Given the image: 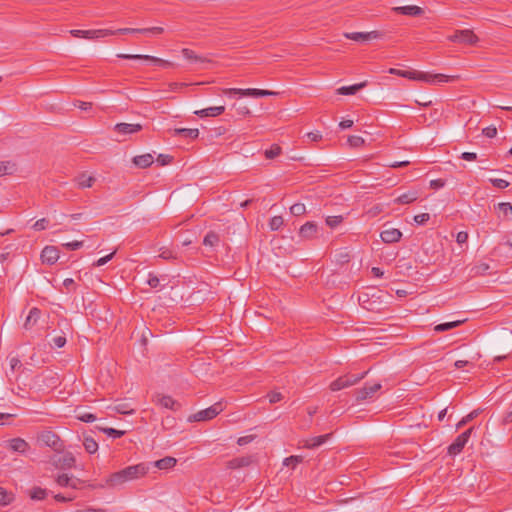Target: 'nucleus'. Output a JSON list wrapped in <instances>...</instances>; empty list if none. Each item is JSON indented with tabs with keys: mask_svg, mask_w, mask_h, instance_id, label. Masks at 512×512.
Wrapping results in <instances>:
<instances>
[{
	"mask_svg": "<svg viewBox=\"0 0 512 512\" xmlns=\"http://www.w3.org/2000/svg\"><path fill=\"white\" fill-rule=\"evenodd\" d=\"M150 467L147 463H139L136 465L127 466L117 472L110 474L102 487L118 488L122 487L125 483L133 480L140 479L147 475Z\"/></svg>",
	"mask_w": 512,
	"mask_h": 512,
	"instance_id": "1",
	"label": "nucleus"
},
{
	"mask_svg": "<svg viewBox=\"0 0 512 512\" xmlns=\"http://www.w3.org/2000/svg\"><path fill=\"white\" fill-rule=\"evenodd\" d=\"M404 78H408L411 80H417V81H423L427 83H442V82H449L456 79V76H447L444 74H431L428 72H419V71H407L404 70Z\"/></svg>",
	"mask_w": 512,
	"mask_h": 512,
	"instance_id": "2",
	"label": "nucleus"
},
{
	"mask_svg": "<svg viewBox=\"0 0 512 512\" xmlns=\"http://www.w3.org/2000/svg\"><path fill=\"white\" fill-rule=\"evenodd\" d=\"M223 403L221 401L214 403L210 407L198 411L195 414H192L188 417V422H201V421H209L214 419L218 414L223 411Z\"/></svg>",
	"mask_w": 512,
	"mask_h": 512,
	"instance_id": "3",
	"label": "nucleus"
},
{
	"mask_svg": "<svg viewBox=\"0 0 512 512\" xmlns=\"http://www.w3.org/2000/svg\"><path fill=\"white\" fill-rule=\"evenodd\" d=\"M38 441L43 445L50 447L57 453L64 451L65 445L61 438L51 430H44L39 433Z\"/></svg>",
	"mask_w": 512,
	"mask_h": 512,
	"instance_id": "4",
	"label": "nucleus"
},
{
	"mask_svg": "<svg viewBox=\"0 0 512 512\" xmlns=\"http://www.w3.org/2000/svg\"><path fill=\"white\" fill-rule=\"evenodd\" d=\"M222 92L228 96L239 95V96H247V97H265V96H272V95L278 94L277 92H274V91L257 89V88H247V89L225 88L222 90Z\"/></svg>",
	"mask_w": 512,
	"mask_h": 512,
	"instance_id": "5",
	"label": "nucleus"
},
{
	"mask_svg": "<svg viewBox=\"0 0 512 512\" xmlns=\"http://www.w3.org/2000/svg\"><path fill=\"white\" fill-rule=\"evenodd\" d=\"M368 372L369 370L359 375L347 374L340 376L330 384V389L332 391H339L341 389L353 386L361 381L368 374Z\"/></svg>",
	"mask_w": 512,
	"mask_h": 512,
	"instance_id": "6",
	"label": "nucleus"
},
{
	"mask_svg": "<svg viewBox=\"0 0 512 512\" xmlns=\"http://www.w3.org/2000/svg\"><path fill=\"white\" fill-rule=\"evenodd\" d=\"M118 58L127 59V60H146L151 62L154 65H158L163 68H171L174 67V63L165 59H161L155 56L150 55H142V54H117Z\"/></svg>",
	"mask_w": 512,
	"mask_h": 512,
	"instance_id": "7",
	"label": "nucleus"
},
{
	"mask_svg": "<svg viewBox=\"0 0 512 512\" xmlns=\"http://www.w3.org/2000/svg\"><path fill=\"white\" fill-rule=\"evenodd\" d=\"M473 429V427H470L458 435L457 438L448 446L447 451L450 456H456L462 452L472 434Z\"/></svg>",
	"mask_w": 512,
	"mask_h": 512,
	"instance_id": "8",
	"label": "nucleus"
},
{
	"mask_svg": "<svg viewBox=\"0 0 512 512\" xmlns=\"http://www.w3.org/2000/svg\"><path fill=\"white\" fill-rule=\"evenodd\" d=\"M448 39L451 42L464 43L468 45H476L479 41L478 36L470 29L457 30Z\"/></svg>",
	"mask_w": 512,
	"mask_h": 512,
	"instance_id": "9",
	"label": "nucleus"
},
{
	"mask_svg": "<svg viewBox=\"0 0 512 512\" xmlns=\"http://www.w3.org/2000/svg\"><path fill=\"white\" fill-rule=\"evenodd\" d=\"M344 37L346 39H350L357 42H365L374 39H378L382 36L379 31H371V32H345Z\"/></svg>",
	"mask_w": 512,
	"mask_h": 512,
	"instance_id": "10",
	"label": "nucleus"
},
{
	"mask_svg": "<svg viewBox=\"0 0 512 512\" xmlns=\"http://www.w3.org/2000/svg\"><path fill=\"white\" fill-rule=\"evenodd\" d=\"M51 461L58 469H70L74 467L76 463V459L71 452H66L59 457H53Z\"/></svg>",
	"mask_w": 512,
	"mask_h": 512,
	"instance_id": "11",
	"label": "nucleus"
},
{
	"mask_svg": "<svg viewBox=\"0 0 512 512\" xmlns=\"http://www.w3.org/2000/svg\"><path fill=\"white\" fill-rule=\"evenodd\" d=\"M381 389L380 383H375L370 386H365L361 389H358L355 393L357 401H364L373 397V395Z\"/></svg>",
	"mask_w": 512,
	"mask_h": 512,
	"instance_id": "12",
	"label": "nucleus"
},
{
	"mask_svg": "<svg viewBox=\"0 0 512 512\" xmlns=\"http://www.w3.org/2000/svg\"><path fill=\"white\" fill-rule=\"evenodd\" d=\"M317 232V224L313 221H308L300 227L299 236L303 239L310 240L316 237Z\"/></svg>",
	"mask_w": 512,
	"mask_h": 512,
	"instance_id": "13",
	"label": "nucleus"
},
{
	"mask_svg": "<svg viewBox=\"0 0 512 512\" xmlns=\"http://www.w3.org/2000/svg\"><path fill=\"white\" fill-rule=\"evenodd\" d=\"M41 259L43 263L52 265L59 259V251L54 246H46L41 252Z\"/></svg>",
	"mask_w": 512,
	"mask_h": 512,
	"instance_id": "14",
	"label": "nucleus"
},
{
	"mask_svg": "<svg viewBox=\"0 0 512 512\" xmlns=\"http://www.w3.org/2000/svg\"><path fill=\"white\" fill-rule=\"evenodd\" d=\"M392 10L396 14L412 16V17H418L424 13V10L421 7L416 6V5L398 6V7H394Z\"/></svg>",
	"mask_w": 512,
	"mask_h": 512,
	"instance_id": "15",
	"label": "nucleus"
},
{
	"mask_svg": "<svg viewBox=\"0 0 512 512\" xmlns=\"http://www.w3.org/2000/svg\"><path fill=\"white\" fill-rule=\"evenodd\" d=\"M381 240L384 243L391 244L398 242L402 237V232L396 228L385 229L380 233Z\"/></svg>",
	"mask_w": 512,
	"mask_h": 512,
	"instance_id": "16",
	"label": "nucleus"
},
{
	"mask_svg": "<svg viewBox=\"0 0 512 512\" xmlns=\"http://www.w3.org/2000/svg\"><path fill=\"white\" fill-rule=\"evenodd\" d=\"M141 130V124L117 123L114 126V131L121 135L133 134Z\"/></svg>",
	"mask_w": 512,
	"mask_h": 512,
	"instance_id": "17",
	"label": "nucleus"
},
{
	"mask_svg": "<svg viewBox=\"0 0 512 512\" xmlns=\"http://www.w3.org/2000/svg\"><path fill=\"white\" fill-rule=\"evenodd\" d=\"M225 111L224 106H213L205 109L197 110L194 112L195 115L204 118V117H217L223 114Z\"/></svg>",
	"mask_w": 512,
	"mask_h": 512,
	"instance_id": "18",
	"label": "nucleus"
},
{
	"mask_svg": "<svg viewBox=\"0 0 512 512\" xmlns=\"http://www.w3.org/2000/svg\"><path fill=\"white\" fill-rule=\"evenodd\" d=\"M132 162L138 168L145 169V168L150 167L153 164L154 157L152 154L146 153V154L135 156L132 159Z\"/></svg>",
	"mask_w": 512,
	"mask_h": 512,
	"instance_id": "19",
	"label": "nucleus"
},
{
	"mask_svg": "<svg viewBox=\"0 0 512 512\" xmlns=\"http://www.w3.org/2000/svg\"><path fill=\"white\" fill-rule=\"evenodd\" d=\"M157 403L163 408L170 409L172 411H177L181 408V404L168 395L159 396Z\"/></svg>",
	"mask_w": 512,
	"mask_h": 512,
	"instance_id": "20",
	"label": "nucleus"
},
{
	"mask_svg": "<svg viewBox=\"0 0 512 512\" xmlns=\"http://www.w3.org/2000/svg\"><path fill=\"white\" fill-rule=\"evenodd\" d=\"M74 181L76 182L78 188H90L96 181V178L93 176H89L86 173H81L77 177H75Z\"/></svg>",
	"mask_w": 512,
	"mask_h": 512,
	"instance_id": "21",
	"label": "nucleus"
},
{
	"mask_svg": "<svg viewBox=\"0 0 512 512\" xmlns=\"http://www.w3.org/2000/svg\"><path fill=\"white\" fill-rule=\"evenodd\" d=\"M331 434H325L320 436L311 437L307 440H305L304 447L313 449L321 446L324 444L330 437Z\"/></svg>",
	"mask_w": 512,
	"mask_h": 512,
	"instance_id": "22",
	"label": "nucleus"
},
{
	"mask_svg": "<svg viewBox=\"0 0 512 512\" xmlns=\"http://www.w3.org/2000/svg\"><path fill=\"white\" fill-rule=\"evenodd\" d=\"M366 85H367V82L364 81V82H361V83H358V84H354V85H351V86H343V87H340L337 90V93L341 94V95H354L360 89L364 88Z\"/></svg>",
	"mask_w": 512,
	"mask_h": 512,
	"instance_id": "23",
	"label": "nucleus"
},
{
	"mask_svg": "<svg viewBox=\"0 0 512 512\" xmlns=\"http://www.w3.org/2000/svg\"><path fill=\"white\" fill-rule=\"evenodd\" d=\"M107 36H112V32L110 29L85 30V39L91 40Z\"/></svg>",
	"mask_w": 512,
	"mask_h": 512,
	"instance_id": "24",
	"label": "nucleus"
},
{
	"mask_svg": "<svg viewBox=\"0 0 512 512\" xmlns=\"http://www.w3.org/2000/svg\"><path fill=\"white\" fill-rule=\"evenodd\" d=\"M177 463V460L174 457H164L162 459H159L153 463L155 467H157L160 470H166L173 468Z\"/></svg>",
	"mask_w": 512,
	"mask_h": 512,
	"instance_id": "25",
	"label": "nucleus"
},
{
	"mask_svg": "<svg viewBox=\"0 0 512 512\" xmlns=\"http://www.w3.org/2000/svg\"><path fill=\"white\" fill-rule=\"evenodd\" d=\"M9 446L13 451L20 453H25L29 447L28 443L22 438L11 439Z\"/></svg>",
	"mask_w": 512,
	"mask_h": 512,
	"instance_id": "26",
	"label": "nucleus"
},
{
	"mask_svg": "<svg viewBox=\"0 0 512 512\" xmlns=\"http://www.w3.org/2000/svg\"><path fill=\"white\" fill-rule=\"evenodd\" d=\"M40 314L41 312L38 308H32L29 311V314L25 320L24 328L30 329L38 321V319L40 318Z\"/></svg>",
	"mask_w": 512,
	"mask_h": 512,
	"instance_id": "27",
	"label": "nucleus"
},
{
	"mask_svg": "<svg viewBox=\"0 0 512 512\" xmlns=\"http://www.w3.org/2000/svg\"><path fill=\"white\" fill-rule=\"evenodd\" d=\"M465 322H466V319L456 320V321H451V322H446V323H441V324L436 325L434 327V330L436 332L448 331L450 329L459 327L460 325H462Z\"/></svg>",
	"mask_w": 512,
	"mask_h": 512,
	"instance_id": "28",
	"label": "nucleus"
},
{
	"mask_svg": "<svg viewBox=\"0 0 512 512\" xmlns=\"http://www.w3.org/2000/svg\"><path fill=\"white\" fill-rule=\"evenodd\" d=\"M490 269V265L488 263L482 262L475 264L470 269V276L471 277H477V276H483L487 273V271Z\"/></svg>",
	"mask_w": 512,
	"mask_h": 512,
	"instance_id": "29",
	"label": "nucleus"
},
{
	"mask_svg": "<svg viewBox=\"0 0 512 512\" xmlns=\"http://www.w3.org/2000/svg\"><path fill=\"white\" fill-rule=\"evenodd\" d=\"M16 171L15 163L11 161H0V177L4 175H11Z\"/></svg>",
	"mask_w": 512,
	"mask_h": 512,
	"instance_id": "30",
	"label": "nucleus"
},
{
	"mask_svg": "<svg viewBox=\"0 0 512 512\" xmlns=\"http://www.w3.org/2000/svg\"><path fill=\"white\" fill-rule=\"evenodd\" d=\"M417 193L416 192H408L400 195L397 197L394 202L397 204H409L417 200Z\"/></svg>",
	"mask_w": 512,
	"mask_h": 512,
	"instance_id": "31",
	"label": "nucleus"
},
{
	"mask_svg": "<svg viewBox=\"0 0 512 512\" xmlns=\"http://www.w3.org/2000/svg\"><path fill=\"white\" fill-rule=\"evenodd\" d=\"M175 134L181 135L185 138L196 139L199 136V130L190 128H177L175 129Z\"/></svg>",
	"mask_w": 512,
	"mask_h": 512,
	"instance_id": "32",
	"label": "nucleus"
},
{
	"mask_svg": "<svg viewBox=\"0 0 512 512\" xmlns=\"http://www.w3.org/2000/svg\"><path fill=\"white\" fill-rule=\"evenodd\" d=\"M220 241V237L217 233H215L214 231H209L204 239H203V244L205 246H210V247H213V246H216Z\"/></svg>",
	"mask_w": 512,
	"mask_h": 512,
	"instance_id": "33",
	"label": "nucleus"
},
{
	"mask_svg": "<svg viewBox=\"0 0 512 512\" xmlns=\"http://www.w3.org/2000/svg\"><path fill=\"white\" fill-rule=\"evenodd\" d=\"M83 446L89 454H93L98 450V443L90 436L84 437Z\"/></svg>",
	"mask_w": 512,
	"mask_h": 512,
	"instance_id": "34",
	"label": "nucleus"
},
{
	"mask_svg": "<svg viewBox=\"0 0 512 512\" xmlns=\"http://www.w3.org/2000/svg\"><path fill=\"white\" fill-rule=\"evenodd\" d=\"M29 496L33 500H43L47 496V490L41 487H33L29 491Z\"/></svg>",
	"mask_w": 512,
	"mask_h": 512,
	"instance_id": "35",
	"label": "nucleus"
},
{
	"mask_svg": "<svg viewBox=\"0 0 512 512\" xmlns=\"http://www.w3.org/2000/svg\"><path fill=\"white\" fill-rule=\"evenodd\" d=\"M480 413V410L476 409L470 412L468 415L463 417L458 424L456 425L457 429L462 428L464 425H466L468 422L472 421L474 418H476Z\"/></svg>",
	"mask_w": 512,
	"mask_h": 512,
	"instance_id": "36",
	"label": "nucleus"
},
{
	"mask_svg": "<svg viewBox=\"0 0 512 512\" xmlns=\"http://www.w3.org/2000/svg\"><path fill=\"white\" fill-rule=\"evenodd\" d=\"M347 142H348L349 146L352 148H359V147L364 146V144H365L364 138H362L361 136H356V135L349 136L347 139Z\"/></svg>",
	"mask_w": 512,
	"mask_h": 512,
	"instance_id": "37",
	"label": "nucleus"
},
{
	"mask_svg": "<svg viewBox=\"0 0 512 512\" xmlns=\"http://www.w3.org/2000/svg\"><path fill=\"white\" fill-rule=\"evenodd\" d=\"M281 154V147L278 144H273L269 149L265 151V157L267 159H274Z\"/></svg>",
	"mask_w": 512,
	"mask_h": 512,
	"instance_id": "38",
	"label": "nucleus"
},
{
	"mask_svg": "<svg viewBox=\"0 0 512 512\" xmlns=\"http://www.w3.org/2000/svg\"><path fill=\"white\" fill-rule=\"evenodd\" d=\"M284 224V219L282 216H274L270 219L269 227L272 231H276L281 228Z\"/></svg>",
	"mask_w": 512,
	"mask_h": 512,
	"instance_id": "39",
	"label": "nucleus"
},
{
	"mask_svg": "<svg viewBox=\"0 0 512 512\" xmlns=\"http://www.w3.org/2000/svg\"><path fill=\"white\" fill-rule=\"evenodd\" d=\"M182 54L183 56L187 59V60H190V61H200V62H203L204 59L198 55L195 54V52L191 49H188V48H184L182 49Z\"/></svg>",
	"mask_w": 512,
	"mask_h": 512,
	"instance_id": "40",
	"label": "nucleus"
},
{
	"mask_svg": "<svg viewBox=\"0 0 512 512\" xmlns=\"http://www.w3.org/2000/svg\"><path fill=\"white\" fill-rule=\"evenodd\" d=\"M290 212L294 216H301L305 214L306 207L303 203H295L290 207Z\"/></svg>",
	"mask_w": 512,
	"mask_h": 512,
	"instance_id": "41",
	"label": "nucleus"
},
{
	"mask_svg": "<svg viewBox=\"0 0 512 512\" xmlns=\"http://www.w3.org/2000/svg\"><path fill=\"white\" fill-rule=\"evenodd\" d=\"M303 458L301 456H290L284 459L283 464L287 467L295 468L297 464L301 463Z\"/></svg>",
	"mask_w": 512,
	"mask_h": 512,
	"instance_id": "42",
	"label": "nucleus"
},
{
	"mask_svg": "<svg viewBox=\"0 0 512 512\" xmlns=\"http://www.w3.org/2000/svg\"><path fill=\"white\" fill-rule=\"evenodd\" d=\"M342 221H343V216H341V215L328 216L326 218V224L331 228L337 227L340 223H342Z\"/></svg>",
	"mask_w": 512,
	"mask_h": 512,
	"instance_id": "43",
	"label": "nucleus"
},
{
	"mask_svg": "<svg viewBox=\"0 0 512 512\" xmlns=\"http://www.w3.org/2000/svg\"><path fill=\"white\" fill-rule=\"evenodd\" d=\"M77 419L82 422H85V423H91V422H94L97 419V417L92 413L84 412V413H79L77 415Z\"/></svg>",
	"mask_w": 512,
	"mask_h": 512,
	"instance_id": "44",
	"label": "nucleus"
},
{
	"mask_svg": "<svg viewBox=\"0 0 512 512\" xmlns=\"http://www.w3.org/2000/svg\"><path fill=\"white\" fill-rule=\"evenodd\" d=\"M114 410L119 414L129 415L134 413V409L129 408L128 404L125 403L116 405Z\"/></svg>",
	"mask_w": 512,
	"mask_h": 512,
	"instance_id": "45",
	"label": "nucleus"
},
{
	"mask_svg": "<svg viewBox=\"0 0 512 512\" xmlns=\"http://www.w3.org/2000/svg\"><path fill=\"white\" fill-rule=\"evenodd\" d=\"M56 482L61 487H69L71 484V477L68 474H61L57 477Z\"/></svg>",
	"mask_w": 512,
	"mask_h": 512,
	"instance_id": "46",
	"label": "nucleus"
},
{
	"mask_svg": "<svg viewBox=\"0 0 512 512\" xmlns=\"http://www.w3.org/2000/svg\"><path fill=\"white\" fill-rule=\"evenodd\" d=\"M498 210L505 216L512 215V204L508 202L499 203Z\"/></svg>",
	"mask_w": 512,
	"mask_h": 512,
	"instance_id": "47",
	"label": "nucleus"
},
{
	"mask_svg": "<svg viewBox=\"0 0 512 512\" xmlns=\"http://www.w3.org/2000/svg\"><path fill=\"white\" fill-rule=\"evenodd\" d=\"M101 430L107 434L108 436H111L113 438H120L122 437L125 432L121 430H116L114 428H101Z\"/></svg>",
	"mask_w": 512,
	"mask_h": 512,
	"instance_id": "48",
	"label": "nucleus"
},
{
	"mask_svg": "<svg viewBox=\"0 0 512 512\" xmlns=\"http://www.w3.org/2000/svg\"><path fill=\"white\" fill-rule=\"evenodd\" d=\"M159 257L165 260L176 259V254L171 249L162 248Z\"/></svg>",
	"mask_w": 512,
	"mask_h": 512,
	"instance_id": "49",
	"label": "nucleus"
},
{
	"mask_svg": "<svg viewBox=\"0 0 512 512\" xmlns=\"http://www.w3.org/2000/svg\"><path fill=\"white\" fill-rule=\"evenodd\" d=\"M173 157L167 154H159L156 161L159 165L165 166L172 162Z\"/></svg>",
	"mask_w": 512,
	"mask_h": 512,
	"instance_id": "50",
	"label": "nucleus"
},
{
	"mask_svg": "<svg viewBox=\"0 0 512 512\" xmlns=\"http://www.w3.org/2000/svg\"><path fill=\"white\" fill-rule=\"evenodd\" d=\"M48 223H49V221L46 218H41L34 223L33 228L36 231H42L47 228Z\"/></svg>",
	"mask_w": 512,
	"mask_h": 512,
	"instance_id": "51",
	"label": "nucleus"
},
{
	"mask_svg": "<svg viewBox=\"0 0 512 512\" xmlns=\"http://www.w3.org/2000/svg\"><path fill=\"white\" fill-rule=\"evenodd\" d=\"M137 31H138V28H119V29H116V30H111L112 35L134 34V33H137Z\"/></svg>",
	"mask_w": 512,
	"mask_h": 512,
	"instance_id": "52",
	"label": "nucleus"
},
{
	"mask_svg": "<svg viewBox=\"0 0 512 512\" xmlns=\"http://www.w3.org/2000/svg\"><path fill=\"white\" fill-rule=\"evenodd\" d=\"M83 244H84L83 241H73V242L64 243L63 247L66 248L67 250H78L81 247H83Z\"/></svg>",
	"mask_w": 512,
	"mask_h": 512,
	"instance_id": "53",
	"label": "nucleus"
},
{
	"mask_svg": "<svg viewBox=\"0 0 512 512\" xmlns=\"http://www.w3.org/2000/svg\"><path fill=\"white\" fill-rule=\"evenodd\" d=\"M114 255H115V251H114V252H112V253H110V254H108V255H106V256H104V257H102V258H100V259H98V260L93 264V266H95V267H100V266L105 265L106 263H108V262L113 258V256H114Z\"/></svg>",
	"mask_w": 512,
	"mask_h": 512,
	"instance_id": "54",
	"label": "nucleus"
},
{
	"mask_svg": "<svg viewBox=\"0 0 512 512\" xmlns=\"http://www.w3.org/2000/svg\"><path fill=\"white\" fill-rule=\"evenodd\" d=\"M11 501V496L8 494V492L0 487V504L6 505Z\"/></svg>",
	"mask_w": 512,
	"mask_h": 512,
	"instance_id": "55",
	"label": "nucleus"
},
{
	"mask_svg": "<svg viewBox=\"0 0 512 512\" xmlns=\"http://www.w3.org/2000/svg\"><path fill=\"white\" fill-rule=\"evenodd\" d=\"M491 183L499 189H505L509 186V182L504 179H491Z\"/></svg>",
	"mask_w": 512,
	"mask_h": 512,
	"instance_id": "56",
	"label": "nucleus"
},
{
	"mask_svg": "<svg viewBox=\"0 0 512 512\" xmlns=\"http://www.w3.org/2000/svg\"><path fill=\"white\" fill-rule=\"evenodd\" d=\"M147 284L151 288H158L160 286V279L156 275L149 274Z\"/></svg>",
	"mask_w": 512,
	"mask_h": 512,
	"instance_id": "57",
	"label": "nucleus"
},
{
	"mask_svg": "<svg viewBox=\"0 0 512 512\" xmlns=\"http://www.w3.org/2000/svg\"><path fill=\"white\" fill-rule=\"evenodd\" d=\"M270 403H277L283 399V395L280 392L273 391L267 395Z\"/></svg>",
	"mask_w": 512,
	"mask_h": 512,
	"instance_id": "58",
	"label": "nucleus"
},
{
	"mask_svg": "<svg viewBox=\"0 0 512 512\" xmlns=\"http://www.w3.org/2000/svg\"><path fill=\"white\" fill-rule=\"evenodd\" d=\"M429 219L430 215L428 213H421L414 216V221L420 225L426 223Z\"/></svg>",
	"mask_w": 512,
	"mask_h": 512,
	"instance_id": "59",
	"label": "nucleus"
},
{
	"mask_svg": "<svg viewBox=\"0 0 512 512\" xmlns=\"http://www.w3.org/2000/svg\"><path fill=\"white\" fill-rule=\"evenodd\" d=\"M482 133L488 138H494L497 135V129L494 126H489L484 128Z\"/></svg>",
	"mask_w": 512,
	"mask_h": 512,
	"instance_id": "60",
	"label": "nucleus"
},
{
	"mask_svg": "<svg viewBox=\"0 0 512 512\" xmlns=\"http://www.w3.org/2000/svg\"><path fill=\"white\" fill-rule=\"evenodd\" d=\"M236 111L238 115H241L243 117L251 115V111L246 105H239L238 107H236Z\"/></svg>",
	"mask_w": 512,
	"mask_h": 512,
	"instance_id": "61",
	"label": "nucleus"
},
{
	"mask_svg": "<svg viewBox=\"0 0 512 512\" xmlns=\"http://www.w3.org/2000/svg\"><path fill=\"white\" fill-rule=\"evenodd\" d=\"M54 346L62 348L66 344V338L64 336H56L52 339Z\"/></svg>",
	"mask_w": 512,
	"mask_h": 512,
	"instance_id": "62",
	"label": "nucleus"
},
{
	"mask_svg": "<svg viewBox=\"0 0 512 512\" xmlns=\"http://www.w3.org/2000/svg\"><path fill=\"white\" fill-rule=\"evenodd\" d=\"M468 240V233L465 231H460L457 233L456 241L458 244H464Z\"/></svg>",
	"mask_w": 512,
	"mask_h": 512,
	"instance_id": "63",
	"label": "nucleus"
},
{
	"mask_svg": "<svg viewBox=\"0 0 512 512\" xmlns=\"http://www.w3.org/2000/svg\"><path fill=\"white\" fill-rule=\"evenodd\" d=\"M445 186V181L443 179H435L430 181V187L432 189H440Z\"/></svg>",
	"mask_w": 512,
	"mask_h": 512,
	"instance_id": "64",
	"label": "nucleus"
}]
</instances>
